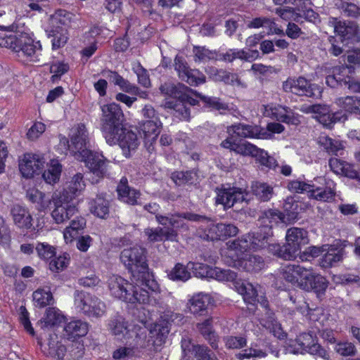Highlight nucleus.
Masks as SVG:
<instances>
[{
  "instance_id": "1",
  "label": "nucleus",
  "mask_w": 360,
  "mask_h": 360,
  "mask_svg": "<svg viewBox=\"0 0 360 360\" xmlns=\"http://www.w3.org/2000/svg\"><path fill=\"white\" fill-rule=\"evenodd\" d=\"M148 251L140 245L124 248L120 253V259L131 275V281L143 283L148 281V285L156 288V281L149 271L147 260Z\"/></svg>"
},
{
  "instance_id": "2",
  "label": "nucleus",
  "mask_w": 360,
  "mask_h": 360,
  "mask_svg": "<svg viewBox=\"0 0 360 360\" xmlns=\"http://www.w3.org/2000/svg\"><path fill=\"white\" fill-rule=\"evenodd\" d=\"M286 243L270 246V253L285 260H291L301 253L303 245L309 243L308 232L302 228L292 227L288 229L285 236Z\"/></svg>"
},
{
  "instance_id": "3",
  "label": "nucleus",
  "mask_w": 360,
  "mask_h": 360,
  "mask_svg": "<svg viewBox=\"0 0 360 360\" xmlns=\"http://www.w3.org/2000/svg\"><path fill=\"white\" fill-rule=\"evenodd\" d=\"M0 46L15 52L22 51L27 56H38L41 51L40 41H34L28 33L24 32H14L9 34L0 33Z\"/></svg>"
},
{
  "instance_id": "4",
  "label": "nucleus",
  "mask_w": 360,
  "mask_h": 360,
  "mask_svg": "<svg viewBox=\"0 0 360 360\" xmlns=\"http://www.w3.org/2000/svg\"><path fill=\"white\" fill-rule=\"evenodd\" d=\"M101 129L105 141L114 142L115 134L122 130L124 116L120 105L111 103L101 107Z\"/></svg>"
},
{
  "instance_id": "5",
  "label": "nucleus",
  "mask_w": 360,
  "mask_h": 360,
  "mask_svg": "<svg viewBox=\"0 0 360 360\" xmlns=\"http://www.w3.org/2000/svg\"><path fill=\"white\" fill-rule=\"evenodd\" d=\"M72 13L65 10L57 11L53 16L51 27L46 30L48 37H53L52 49H58L68 41V29L71 22Z\"/></svg>"
},
{
  "instance_id": "6",
  "label": "nucleus",
  "mask_w": 360,
  "mask_h": 360,
  "mask_svg": "<svg viewBox=\"0 0 360 360\" xmlns=\"http://www.w3.org/2000/svg\"><path fill=\"white\" fill-rule=\"evenodd\" d=\"M53 210L51 217L56 224L63 223L78 212L76 201L68 191L52 195Z\"/></svg>"
},
{
  "instance_id": "7",
  "label": "nucleus",
  "mask_w": 360,
  "mask_h": 360,
  "mask_svg": "<svg viewBox=\"0 0 360 360\" xmlns=\"http://www.w3.org/2000/svg\"><path fill=\"white\" fill-rule=\"evenodd\" d=\"M74 302L77 309L89 317H101L105 312V304L103 302L83 290L75 291Z\"/></svg>"
},
{
  "instance_id": "8",
  "label": "nucleus",
  "mask_w": 360,
  "mask_h": 360,
  "mask_svg": "<svg viewBox=\"0 0 360 360\" xmlns=\"http://www.w3.org/2000/svg\"><path fill=\"white\" fill-rule=\"evenodd\" d=\"M283 90L286 93L313 98H319L321 95L319 86L302 76L297 78L288 77L286 81L283 82Z\"/></svg>"
},
{
  "instance_id": "9",
  "label": "nucleus",
  "mask_w": 360,
  "mask_h": 360,
  "mask_svg": "<svg viewBox=\"0 0 360 360\" xmlns=\"http://www.w3.org/2000/svg\"><path fill=\"white\" fill-rule=\"evenodd\" d=\"M233 152L243 156L254 157L262 165L269 169H275L278 166L276 160L269 155L266 151L246 141H240L237 143Z\"/></svg>"
},
{
  "instance_id": "10",
  "label": "nucleus",
  "mask_w": 360,
  "mask_h": 360,
  "mask_svg": "<svg viewBox=\"0 0 360 360\" xmlns=\"http://www.w3.org/2000/svg\"><path fill=\"white\" fill-rule=\"evenodd\" d=\"M77 158L84 162L86 167L96 176L103 178L106 175L108 161L102 154L84 149L79 152Z\"/></svg>"
},
{
  "instance_id": "11",
  "label": "nucleus",
  "mask_w": 360,
  "mask_h": 360,
  "mask_svg": "<svg viewBox=\"0 0 360 360\" xmlns=\"http://www.w3.org/2000/svg\"><path fill=\"white\" fill-rule=\"evenodd\" d=\"M302 277V280H300V289L307 292L313 291L321 300L325 296L329 284L326 278L307 269Z\"/></svg>"
},
{
  "instance_id": "12",
  "label": "nucleus",
  "mask_w": 360,
  "mask_h": 360,
  "mask_svg": "<svg viewBox=\"0 0 360 360\" xmlns=\"http://www.w3.org/2000/svg\"><path fill=\"white\" fill-rule=\"evenodd\" d=\"M174 69L179 77L191 86H198L206 82V77L197 69H191L186 60L179 56L174 58Z\"/></svg>"
},
{
  "instance_id": "13",
  "label": "nucleus",
  "mask_w": 360,
  "mask_h": 360,
  "mask_svg": "<svg viewBox=\"0 0 360 360\" xmlns=\"http://www.w3.org/2000/svg\"><path fill=\"white\" fill-rule=\"evenodd\" d=\"M132 288L125 297V302L131 304H153L151 293L157 292L159 290V285L156 282V288H151L148 285V281H144L143 283H139L136 281H132Z\"/></svg>"
},
{
  "instance_id": "14",
  "label": "nucleus",
  "mask_w": 360,
  "mask_h": 360,
  "mask_svg": "<svg viewBox=\"0 0 360 360\" xmlns=\"http://www.w3.org/2000/svg\"><path fill=\"white\" fill-rule=\"evenodd\" d=\"M181 344L182 360H218L207 347L194 345L188 338H183Z\"/></svg>"
},
{
  "instance_id": "15",
  "label": "nucleus",
  "mask_w": 360,
  "mask_h": 360,
  "mask_svg": "<svg viewBox=\"0 0 360 360\" xmlns=\"http://www.w3.org/2000/svg\"><path fill=\"white\" fill-rule=\"evenodd\" d=\"M115 136L114 142L106 141L107 143L110 146L118 144L126 158H129L131 153L136 151L140 144L137 134L124 127L122 130L115 133Z\"/></svg>"
},
{
  "instance_id": "16",
  "label": "nucleus",
  "mask_w": 360,
  "mask_h": 360,
  "mask_svg": "<svg viewBox=\"0 0 360 360\" xmlns=\"http://www.w3.org/2000/svg\"><path fill=\"white\" fill-rule=\"evenodd\" d=\"M193 271L199 278H214L219 281L233 280L236 272L231 269H223L219 267H212L203 263L193 264Z\"/></svg>"
},
{
  "instance_id": "17",
  "label": "nucleus",
  "mask_w": 360,
  "mask_h": 360,
  "mask_svg": "<svg viewBox=\"0 0 360 360\" xmlns=\"http://www.w3.org/2000/svg\"><path fill=\"white\" fill-rule=\"evenodd\" d=\"M179 216L188 221L207 224L204 231L205 239L207 240H221V223L214 224L213 218L189 212H182Z\"/></svg>"
},
{
  "instance_id": "18",
  "label": "nucleus",
  "mask_w": 360,
  "mask_h": 360,
  "mask_svg": "<svg viewBox=\"0 0 360 360\" xmlns=\"http://www.w3.org/2000/svg\"><path fill=\"white\" fill-rule=\"evenodd\" d=\"M327 249H325L326 252L323 258L321 259V264L324 268H328L334 266L338 262L342 260L344 255H345V248L347 246L350 248L353 247L352 243H349L347 240H337L332 245L326 244Z\"/></svg>"
},
{
  "instance_id": "19",
  "label": "nucleus",
  "mask_w": 360,
  "mask_h": 360,
  "mask_svg": "<svg viewBox=\"0 0 360 360\" xmlns=\"http://www.w3.org/2000/svg\"><path fill=\"white\" fill-rule=\"evenodd\" d=\"M44 163V159L40 155L27 153L20 162L19 169L24 177L30 179L41 173Z\"/></svg>"
},
{
  "instance_id": "20",
  "label": "nucleus",
  "mask_w": 360,
  "mask_h": 360,
  "mask_svg": "<svg viewBox=\"0 0 360 360\" xmlns=\"http://www.w3.org/2000/svg\"><path fill=\"white\" fill-rule=\"evenodd\" d=\"M328 24L334 28V32L339 36L342 43L348 44L356 37L358 26L354 22H342L338 18H330Z\"/></svg>"
},
{
  "instance_id": "21",
  "label": "nucleus",
  "mask_w": 360,
  "mask_h": 360,
  "mask_svg": "<svg viewBox=\"0 0 360 360\" xmlns=\"http://www.w3.org/2000/svg\"><path fill=\"white\" fill-rule=\"evenodd\" d=\"M226 263L231 266L236 268H241L247 272L257 273L261 271L264 266V259L257 255H250L240 259L228 260V257L225 259Z\"/></svg>"
},
{
  "instance_id": "22",
  "label": "nucleus",
  "mask_w": 360,
  "mask_h": 360,
  "mask_svg": "<svg viewBox=\"0 0 360 360\" xmlns=\"http://www.w3.org/2000/svg\"><path fill=\"white\" fill-rule=\"evenodd\" d=\"M246 200L245 195L237 188H224L219 191L216 203L221 204L224 210L232 207L236 203Z\"/></svg>"
},
{
  "instance_id": "23",
  "label": "nucleus",
  "mask_w": 360,
  "mask_h": 360,
  "mask_svg": "<svg viewBox=\"0 0 360 360\" xmlns=\"http://www.w3.org/2000/svg\"><path fill=\"white\" fill-rule=\"evenodd\" d=\"M118 198L130 205H141L139 202L141 193L128 185V180L126 177H122L117 186Z\"/></svg>"
},
{
  "instance_id": "24",
  "label": "nucleus",
  "mask_w": 360,
  "mask_h": 360,
  "mask_svg": "<svg viewBox=\"0 0 360 360\" xmlns=\"http://www.w3.org/2000/svg\"><path fill=\"white\" fill-rule=\"evenodd\" d=\"M63 140V143L68 144L69 150L75 153L77 158H78L79 152L87 149L88 134L85 125L84 124H78L71 136V144H69V141L67 139L64 138Z\"/></svg>"
},
{
  "instance_id": "25",
  "label": "nucleus",
  "mask_w": 360,
  "mask_h": 360,
  "mask_svg": "<svg viewBox=\"0 0 360 360\" xmlns=\"http://www.w3.org/2000/svg\"><path fill=\"white\" fill-rule=\"evenodd\" d=\"M226 282H231L236 290L243 295L244 301L249 304L255 305L256 304L258 292L256 288L250 283H247L240 278H238V274L236 273L235 278L231 281Z\"/></svg>"
},
{
  "instance_id": "26",
  "label": "nucleus",
  "mask_w": 360,
  "mask_h": 360,
  "mask_svg": "<svg viewBox=\"0 0 360 360\" xmlns=\"http://www.w3.org/2000/svg\"><path fill=\"white\" fill-rule=\"evenodd\" d=\"M212 297L207 294L200 293L193 295L188 302V307L191 314L196 316L210 315V306Z\"/></svg>"
},
{
  "instance_id": "27",
  "label": "nucleus",
  "mask_w": 360,
  "mask_h": 360,
  "mask_svg": "<svg viewBox=\"0 0 360 360\" xmlns=\"http://www.w3.org/2000/svg\"><path fill=\"white\" fill-rule=\"evenodd\" d=\"M132 288V283L120 276H112L108 281L110 294L124 302L125 297Z\"/></svg>"
},
{
  "instance_id": "28",
  "label": "nucleus",
  "mask_w": 360,
  "mask_h": 360,
  "mask_svg": "<svg viewBox=\"0 0 360 360\" xmlns=\"http://www.w3.org/2000/svg\"><path fill=\"white\" fill-rule=\"evenodd\" d=\"M10 212L14 224L19 229L26 230L32 229L33 219L26 208L19 205H14L11 208Z\"/></svg>"
},
{
  "instance_id": "29",
  "label": "nucleus",
  "mask_w": 360,
  "mask_h": 360,
  "mask_svg": "<svg viewBox=\"0 0 360 360\" xmlns=\"http://www.w3.org/2000/svg\"><path fill=\"white\" fill-rule=\"evenodd\" d=\"M63 335L68 340L75 342L79 338L85 336L89 331V325L81 320H74L65 324Z\"/></svg>"
},
{
  "instance_id": "30",
  "label": "nucleus",
  "mask_w": 360,
  "mask_h": 360,
  "mask_svg": "<svg viewBox=\"0 0 360 360\" xmlns=\"http://www.w3.org/2000/svg\"><path fill=\"white\" fill-rule=\"evenodd\" d=\"M248 234L243 236L236 240H230L227 243L229 246V257L232 261L233 259H240V257L245 252L252 249L251 241Z\"/></svg>"
},
{
  "instance_id": "31",
  "label": "nucleus",
  "mask_w": 360,
  "mask_h": 360,
  "mask_svg": "<svg viewBox=\"0 0 360 360\" xmlns=\"http://www.w3.org/2000/svg\"><path fill=\"white\" fill-rule=\"evenodd\" d=\"M207 316V318L202 322L197 323L196 327L200 334L208 341L212 348L217 349L218 348L219 337L213 330V318L210 314Z\"/></svg>"
},
{
  "instance_id": "32",
  "label": "nucleus",
  "mask_w": 360,
  "mask_h": 360,
  "mask_svg": "<svg viewBox=\"0 0 360 360\" xmlns=\"http://www.w3.org/2000/svg\"><path fill=\"white\" fill-rule=\"evenodd\" d=\"M232 129L233 133L242 138H254L267 139L269 135L267 132H261L257 126L244 124L239 123L233 124L229 128V131Z\"/></svg>"
},
{
  "instance_id": "33",
  "label": "nucleus",
  "mask_w": 360,
  "mask_h": 360,
  "mask_svg": "<svg viewBox=\"0 0 360 360\" xmlns=\"http://www.w3.org/2000/svg\"><path fill=\"white\" fill-rule=\"evenodd\" d=\"M159 89L162 94L175 98L180 102L184 92L189 91L190 88L180 82H167L162 84Z\"/></svg>"
},
{
  "instance_id": "34",
  "label": "nucleus",
  "mask_w": 360,
  "mask_h": 360,
  "mask_svg": "<svg viewBox=\"0 0 360 360\" xmlns=\"http://www.w3.org/2000/svg\"><path fill=\"white\" fill-rule=\"evenodd\" d=\"M108 326L112 334L118 339L127 340L132 337L127 323L122 316H118L111 319Z\"/></svg>"
},
{
  "instance_id": "35",
  "label": "nucleus",
  "mask_w": 360,
  "mask_h": 360,
  "mask_svg": "<svg viewBox=\"0 0 360 360\" xmlns=\"http://www.w3.org/2000/svg\"><path fill=\"white\" fill-rule=\"evenodd\" d=\"M65 316L56 308H49L44 316L37 323V326L41 329H49L58 324L61 323Z\"/></svg>"
},
{
  "instance_id": "36",
  "label": "nucleus",
  "mask_w": 360,
  "mask_h": 360,
  "mask_svg": "<svg viewBox=\"0 0 360 360\" xmlns=\"http://www.w3.org/2000/svg\"><path fill=\"white\" fill-rule=\"evenodd\" d=\"M336 103L342 108V111L346 114L349 113L360 117V97L348 96L338 98L336 100Z\"/></svg>"
},
{
  "instance_id": "37",
  "label": "nucleus",
  "mask_w": 360,
  "mask_h": 360,
  "mask_svg": "<svg viewBox=\"0 0 360 360\" xmlns=\"http://www.w3.org/2000/svg\"><path fill=\"white\" fill-rule=\"evenodd\" d=\"M306 269L300 265H289L282 271V278L300 288V280L304 276Z\"/></svg>"
},
{
  "instance_id": "38",
  "label": "nucleus",
  "mask_w": 360,
  "mask_h": 360,
  "mask_svg": "<svg viewBox=\"0 0 360 360\" xmlns=\"http://www.w3.org/2000/svg\"><path fill=\"white\" fill-rule=\"evenodd\" d=\"M251 241L252 249L260 250L266 248L270 252V246L278 245V243H271L270 240L273 236H267L265 232L258 229L257 231L248 233Z\"/></svg>"
},
{
  "instance_id": "39",
  "label": "nucleus",
  "mask_w": 360,
  "mask_h": 360,
  "mask_svg": "<svg viewBox=\"0 0 360 360\" xmlns=\"http://www.w3.org/2000/svg\"><path fill=\"white\" fill-rule=\"evenodd\" d=\"M90 210L95 216L105 219L109 215L110 203L103 194L97 197L90 202Z\"/></svg>"
},
{
  "instance_id": "40",
  "label": "nucleus",
  "mask_w": 360,
  "mask_h": 360,
  "mask_svg": "<svg viewBox=\"0 0 360 360\" xmlns=\"http://www.w3.org/2000/svg\"><path fill=\"white\" fill-rule=\"evenodd\" d=\"M317 340L316 335L311 331L302 333L296 338L295 347L297 345L298 347H295L292 352L293 354H305L306 349H309Z\"/></svg>"
},
{
  "instance_id": "41",
  "label": "nucleus",
  "mask_w": 360,
  "mask_h": 360,
  "mask_svg": "<svg viewBox=\"0 0 360 360\" xmlns=\"http://www.w3.org/2000/svg\"><path fill=\"white\" fill-rule=\"evenodd\" d=\"M251 192L256 198L262 202H267L274 195V188L267 183L255 181L251 185Z\"/></svg>"
},
{
  "instance_id": "42",
  "label": "nucleus",
  "mask_w": 360,
  "mask_h": 360,
  "mask_svg": "<svg viewBox=\"0 0 360 360\" xmlns=\"http://www.w3.org/2000/svg\"><path fill=\"white\" fill-rule=\"evenodd\" d=\"M299 205L293 198H288L283 203V212H282V223L291 222L298 219Z\"/></svg>"
},
{
  "instance_id": "43",
  "label": "nucleus",
  "mask_w": 360,
  "mask_h": 360,
  "mask_svg": "<svg viewBox=\"0 0 360 360\" xmlns=\"http://www.w3.org/2000/svg\"><path fill=\"white\" fill-rule=\"evenodd\" d=\"M162 123L160 120H142L139 122V129L143 132L146 138H151L155 140L160 132Z\"/></svg>"
},
{
  "instance_id": "44",
  "label": "nucleus",
  "mask_w": 360,
  "mask_h": 360,
  "mask_svg": "<svg viewBox=\"0 0 360 360\" xmlns=\"http://www.w3.org/2000/svg\"><path fill=\"white\" fill-rule=\"evenodd\" d=\"M195 96L200 98L204 108H210L212 110H218L220 113L229 109L228 105L222 102L219 98L204 96L198 92H195Z\"/></svg>"
},
{
  "instance_id": "45",
  "label": "nucleus",
  "mask_w": 360,
  "mask_h": 360,
  "mask_svg": "<svg viewBox=\"0 0 360 360\" xmlns=\"http://www.w3.org/2000/svg\"><path fill=\"white\" fill-rule=\"evenodd\" d=\"M318 143L329 155H338V152L344 148L343 144L340 140L333 139L328 136H319Z\"/></svg>"
},
{
  "instance_id": "46",
  "label": "nucleus",
  "mask_w": 360,
  "mask_h": 360,
  "mask_svg": "<svg viewBox=\"0 0 360 360\" xmlns=\"http://www.w3.org/2000/svg\"><path fill=\"white\" fill-rule=\"evenodd\" d=\"M316 120L327 128H332L333 124L338 122H345L348 119L347 115L342 110L334 113H327L323 115H316Z\"/></svg>"
},
{
  "instance_id": "47",
  "label": "nucleus",
  "mask_w": 360,
  "mask_h": 360,
  "mask_svg": "<svg viewBox=\"0 0 360 360\" xmlns=\"http://www.w3.org/2000/svg\"><path fill=\"white\" fill-rule=\"evenodd\" d=\"M154 332L155 333V338L153 339V337H151L150 339L148 340V342L152 341V344L154 347L153 350L158 351L165 342L169 330L167 323L156 324L154 328Z\"/></svg>"
},
{
  "instance_id": "48",
  "label": "nucleus",
  "mask_w": 360,
  "mask_h": 360,
  "mask_svg": "<svg viewBox=\"0 0 360 360\" xmlns=\"http://www.w3.org/2000/svg\"><path fill=\"white\" fill-rule=\"evenodd\" d=\"M171 178L176 185L181 186L193 184L197 180L198 175L194 170L176 171L172 174Z\"/></svg>"
},
{
  "instance_id": "49",
  "label": "nucleus",
  "mask_w": 360,
  "mask_h": 360,
  "mask_svg": "<svg viewBox=\"0 0 360 360\" xmlns=\"http://www.w3.org/2000/svg\"><path fill=\"white\" fill-rule=\"evenodd\" d=\"M193 53L195 61L217 60H219V55L221 53L217 51H212L205 46H194Z\"/></svg>"
},
{
  "instance_id": "50",
  "label": "nucleus",
  "mask_w": 360,
  "mask_h": 360,
  "mask_svg": "<svg viewBox=\"0 0 360 360\" xmlns=\"http://www.w3.org/2000/svg\"><path fill=\"white\" fill-rule=\"evenodd\" d=\"M62 172V165L58 162L53 161L51 165L42 174V177L49 184H54L59 181Z\"/></svg>"
},
{
  "instance_id": "51",
  "label": "nucleus",
  "mask_w": 360,
  "mask_h": 360,
  "mask_svg": "<svg viewBox=\"0 0 360 360\" xmlns=\"http://www.w3.org/2000/svg\"><path fill=\"white\" fill-rule=\"evenodd\" d=\"M214 82H223L226 84L232 86L237 85L243 88L247 86L245 84L241 82L237 74L229 72L224 69H220L217 77H215Z\"/></svg>"
},
{
  "instance_id": "52",
  "label": "nucleus",
  "mask_w": 360,
  "mask_h": 360,
  "mask_svg": "<svg viewBox=\"0 0 360 360\" xmlns=\"http://www.w3.org/2000/svg\"><path fill=\"white\" fill-rule=\"evenodd\" d=\"M335 193L330 187H313L309 194L310 198H313L317 200L330 201L335 197Z\"/></svg>"
},
{
  "instance_id": "53",
  "label": "nucleus",
  "mask_w": 360,
  "mask_h": 360,
  "mask_svg": "<svg viewBox=\"0 0 360 360\" xmlns=\"http://www.w3.org/2000/svg\"><path fill=\"white\" fill-rule=\"evenodd\" d=\"M33 301L36 307L43 308L50 305L53 300L52 293L44 289H37L33 292Z\"/></svg>"
},
{
  "instance_id": "54",
  "label": "nucleus",
  "mask_w": 360,
  "mask_h": 360,
  "mask_svg": "<svg viewBox=\"0 0 360 360\" xmlns=\"http://www.w3.org/2000/svg\"><path fill=\"white\" fill-rule=\"evenodd\" d=\"M354 70L353 65H342L336 66L333 68V72L335 73L336 78L339 80L340 86H347V82L348 81L349 74H351Z\"/></svg>"
},
{
  "instance_id": "55",
  "label": "nucleus",
  "mask_w": 360,
  "mask_h": 360,
  "mask_svg": "<svg viewBox=\"0 0 360 360\" xmlns=\"http://www.w3.org/2000/svg\"><path fill=\"white\" fill-rule=\"evenodd\" d=\"M85 186L83 174L77 173L72 177L68 189L63 191H68L69 194L75 199V196L84 189Z\"/></svg>"
},
{
  "instance_id": "56",
  "label": "nucleus",
  "mask_w": 360,
  "mask_h": 360,
  "mask_svg": "<svg viewBox=\"0 0 360 360\" xmlns=\"http://www.w3.org/2000/svg\"><path fill=\"white\" fill-rule=\"evenodd\" d=\"M69 259V255L66 252L58 255L56 254L49 262V269L53 272L63 271L67 266Z\"/></svg>"
},
{
  "instance_id": "57",
  "label": "nucleus",
  "mask_w": 360,
  "mask_h": 360,
  "mask_svg": "<svg viewBox=\"0 0 360 360\" xmlns=\"http://www.w3.org/2000/svg\"><path fill=\"white\" fill-rule=\"evenodd\" d=\"M165 106L167 108L174 109L175 110L176 116L180 119L188 120L190 119V108L185 104L180 103H176V101H167Z\"/></svg>"
},
{
  "instance_id": "58",
  "label": "nucleus",
  "mask_w": 360,
  "mask_h": 360,
  "mask_svg": "<svg viewBox=\"0 0 360 360\" xmlns=\"http://www.w3.org/2000/svg\"><path fill=\"white\" fill-rule=\"evenodd\" d=\"M170 279L173 281H186L191 277V273L188 271L186 266L182 264L178 263L168 274Z\"/></svg>"
},
{
  "instance_id": "59",
  "label": "nucleus",
  "mask_w": 360,
  "mask_h": 360,
  "mask_svg": "<svg viewBox=\"0 0 360 360\" xmlns=\"http://www.w3.org/2000/svg\"><path fill=\"white\" fill-rule=\"evenodd\" d=\"M38 257L41 259L48 260L56 256V249L47 243H38L35 247Z\"/></svg>"
},
{
  "instance_id": "60",
  "label": "nucleus",
  "mask_w": 360,
  "mask_h": 360,
  "mask_svg": "<svg viewBox=\"0 0 360 360\" xmlns=\"http://www.w3.org/2000/svg\"><path fill=\"white\" fill-rule=\"evenodd\" d=\"M313 187H315L314 184H310L303 181L292 180L288 183L287 188L293 193H303L307 192L310 194Z\"/></svg>"
},
{
  "instance_id": "61",
  "label": "nucleus",
  "mask_w": 360,
  "mask_h": 360,
  "mask_svg": "<svg viewBox=\"0 0 360 360\" xmlns=\"http://www.w3.org/2000/svg\"><path fill=\"white\" fill-rule=\"evenodd\" d=\"M86 219L82 217H77L75 219L71 221L70 226L67 227L64 233L66 238L69 233L71 237H75L79 231L83 230L86 226Z\"/></svg>"
},
{
  "instance_id": "62",
  "label": "nucleus",
  "mask_w": 360,
  "mask_h": 360,
  "mask_svg": "<svg viewBox=\"0 0 360 360\" xmlns=\"http://www.w3.org/2000/svg\"><path fill=\"white\" fill-rule=\"evenodd\" d=\"M326 247V245H323L321 247L309 246L302 253H300V259L302 261H309L311 259L317 257L325 252V249H327Z\"/></svg>"
},
{
  "instance_id": "63",
  "label": "nucleus",
  "mask_w": 360,
  "mask_h": 360,
  "mask_svg": "<svg viewBox=\"0 0 360 360\" xmlns=\"http://www.w3.org/2000/svg\"><path fill=\"white\" fill-rule=\"evenodd\" d=\"M133 70L137 75L138 82L141 86L146 88L150 86V80L148 71L141 65V63H138L135 66H134Z\"/></svg>"
},
{
  "instance_id": "64",
  "label": "nucleus",
  "mask_w": 360,
  "mask_h": 360,
  "mask_svg": "<svg viewBox=\"0 0 360 360\" xmlns=\"http://www.w3.org/2000/svg\"><path fill=\"white\" fill-rule=\"evenodd\" d=\"M289 300L291 302L292 307L299 312L304 314L309 310V304L304 300V298L297 294H290Z\"/></svg>"
}]
</instances>
